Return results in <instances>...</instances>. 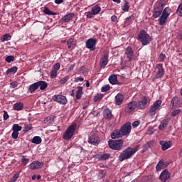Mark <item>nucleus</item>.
Instances as JSON below:
<instances>
[{
  "label": "nucleus",
  "instance_id": "052dcab7",
  "mask_svg": "<svg viewBox=\"0 0 182 182\" xmlns=\"http://www.w3.org/2000/svg\"><path fill=\"white\" fill-rule=\"evenodd\" d=\"M53 68L54 70H56V71L59 70V69H60V63H55Z\"/></svg>",
  "mask_w": 182,
  "mask_h": 182
},
{
  "label": "nucleus",
  "instance_id": "4be33fe9",
  "mask_svg": "<svg viewBox=\"0 0 182 182\" xmlns=\"http://www.w3.org/2000/svg\"><path fill=\"white\" fill-rule=\"evenodd\" d=\"M68 49H75L76 47V38H71L68 40L67 41Z\"/></svg>",
  "mask_w": 182,
  "mask_h": 182
},
{
  "label": "nucleus",
  "instance_id": "2f4dec72",
  "mask_svg": "<svg viewBox=\"0 0 182 182\" xmlns=\"http://www.w3.org/2000/svg\"><path fill=\"white\" fill-rule=\"evenodd\" d=\"M53 122H55V116H53V115L47 117L44 119V123H46V124H52V123H53Z\"/></svg>",
  "mask_w": 182,
  "mask_h": 182
},
{
  "label": "nucleus",
  "instance_id": "13d9d810",
  "mask_svg": "<svg viewBox=\"0 0 182 182\" xmlns=\"http://www.w3.org/2000/svg\"><path fill=\"white\" fill-rule=\"evenodd\" d=\"M19 136V132H16V131H13L12 134H11V137L12 139H18Z\"/></svg>",
  "mask_w": 182,
  "mask_h": 182
},
{
  "label": "nucleus",
  "instance_id": "0eeeda50",
  "mask_svg": "<svg viewBox=\"0 0 182 182\" xmlns=\"http://www.w3.org/2000/svg\"><path fill=\"white\" fill-rule=\"evenodd\" d=\"M147 103H150V98L146 96L142 97L140 101L136 102V109H138V110H144Z\"/></svg>",
  "mask_w": 182,
  "mask_h": 182
},
{
  "label": "nucleus",
  "instance_id": "aec40b11",
  "mask_svg": "<svg viewBox=\"0 0 182 182\" xmlns=\"http://www.w3.org/2000/svg\"><path fill=\"white\" fill-rule=\"evenodd\" d=\"M159 144L161 146V150L164 151H166V150L171 147V142L170 141H160Z\"/></svg>",
  "mask_w": 182,
  "mask_h": 182
},
{
  "label": "nucleus",
  "instance_id": "09e8293b",
  "mask_svg": "<svg viewBox=\"0 0 182 182\" xmlns=\"http://www.w3.org/2000/svg\"><path fill=\"white\" fill-rule=\"evenodd\" d=\"M18 178H19V173L14 174L13 177L11 178V179L9 181V182H16Z\"/></svg>",
  "mask_w": 182,
  "mask_h": 182
},
{
  "label": "nucleus",
  "instance_id": "de8ad7c7",
  "mask_svg": "<svg viewBox=\"0 0 182 182\" xmlns=\"http://www.w3.org/2000/svg\"><path fill=\"white\" fill-rule=\"evenodd\" d=\"M176 14L178 16H182V2L178 5Z\"/></svg>",
  "mask_w": 182,
  "mask_h": 182
},
{
  "label": "nucleus",
  "instance_id": "bb28decb",
  "mask_svg": "<svg viewBox=\"0 0 182 182\" xmlns=\"http://www.w3.org/2000/svg\"><path fill=\"white\" fill-rule=\"evenodd\" d=\"M77 91L75 95L76 99L79 100L83 96V87L78 86L77 87Z\"/></svg>",
  "mask_w": 182,
  "mask_h": 182
},
{
  "label": "nucleus",
  "instance_id": "603ef678",
  "mask_svg": "<svg viewBox=\"0 0 182 182\" xmlns=\"http://www.w3.org/2000/svg\"><path fill=\"white\" fill-rule=\"evenodd\" d=\"M85 16L88 19H90L91 18H93V16H95V14L92 13V11H87V12H85Z\"/></svg>",
  "mask_w": 182,
  "mask_h": 182
},
{
  "label": "nucleus",
  "instance_id": "e433bc0d",
  "mask_svg": "<svg viewBox=\"0 0 182 182\" xmlns=\"http://www.w3.org/2000/svg\"><path fill=\"white\" fill-rule=\"evenodd\" d=\"M11 34L6 33V34L3 35L1 37L0 40L1 42H6L8 41H11Z\"/></svg>",
  "mask_w": 182,
  "mask_h": 182
},
{
  "label": "nucleus",
  "instance_id": "5fc2aeb1",
  "mask_svg": "<svg viewBox=\"0 0 182 182\" xmlns=\"http://www.w3.org/2000/svg\"><path fill=\"white\" fill-rule=\"evenodd\" d=\"M141 182H153V180H151V178L149 176H144L142 178Z\"/></svg>",
  "mask_w": 182,
  "mask_h": 182
},
{
  "label": "nucleus",
  "instance_id": "39448f33",
  "mask_svg": "<svg viewBox=\"0 0 182 182\" xmlns=\"http://www.w3.org/2000/svg\"><path fill=\"white\" fill-rule=\"evenodd\" d=\"M76 124L70 125L63 134V138L64 140H70V138L73 136L75 132H76Z\"/></svg>",
  "mask_w": 182,
  "mask_h": 182
},
{
  "label": "nucleus",
  "instance_id": "4c0bfd02",
  "mask_svg": "<svg viewBox=\"0 0 182 182\" xmlns=\"http://www.w3.org/2000/svg\"><path fill=\"white\" fill-rule=\"evenodd\" d=\"M18 72V67L14 66L11 68L8 69L6 72V75H9L10 73H16Z\"/></svg>",
  "mask_w": 182,
  "mask_h": 182
},
{
  "label": "nucleus",
  "instance_id": "4468645a",
  "mask_svg": "<svg viewBox=\"0 0 182 182\" xmlns=\"http://www.w3.org/2000/svg\"><path fill=\"white\" fill-rule=\"evenodd\" d=\"M125 56L130 61L132 59L134 58V51H133V48L132 46H128L125 49Z\"/></svg>",
  "mask_w": 182,
  "mask_h": 182
},
{
  "label": "nucleus",
  "instance_id": "69168bd1",
  "mask_svg": "<svg viewBox=\"0 0 182 182\" xmlns=\"http://www.w3.org/2000/svg\"><path fill=\"white\" fill-rule=\"evenodd\" d=\"M89 107V101H85L83 104H82V109H86V107Z\"/></svg>",
  "mask_w": 182,
  "mask_h": 182
},
{
  "label": "nucleus",
  "instance_id": "2eb2a0df",
  "mask_svg": "<svg viewBox=\"0 0 182 182\" xmlns=\"http://www.w3.org/2000/svg\"><path fill=\"white\" fill-rule=\"evenodd\" d=\"M43 167V162H40L39 161H34L30 164L31 170H38Z\"/></svg>",
  "mask_w": 182,
  "mask_h": 182
},
{
  "label": "nucleus",
  "instance_id": "58836bf2",
  "mask_svg": "<svg viewBox=\"0 0 182 182\" xmlns=\"http://www.w3.org/2000/svg\"><path fill=\"white\" fill-rule=\"evenodd\" d=\"M12 130H13V132H21V130H22V127L21 126H19V124H14L12 126Z\"/></svg>",
  "mask_w": 182,
  "mask_h": 182
},
{
  "label": "nucleus",
  "instance_id": "0e129e2a",
  "mask_svg": "<svg viewBox=\"0 0 182 182\" xmlns=\"http://www.w3.org/2000/svg\"><path fill=\"white\" fill-rule=\"evenodd\" d=\"M10 86L12 89H15V87H16L18 86V82L15 81V82H12L10 84Z\"/></svg>",
  "mask_w": 182,
  "mask_h": 182
},
{
  "label": "nucleus",
  "instance_id": "473e14b6",
  "mask_svg": "<svg viewBox=\"0 0 182 182\" xmlns=\"http://www.w3.org/2000/svg\"><path fill=\"white\" fill-rule=\"evenodd\" d=\"M134 16H136V15L134 14H133L129 17H127L125 19L124 25H130V23H132V22H133V21H134Z\"/></svg>",
  "mask_w": 182,
  "mask_h": 182
},
{
  "label": "nucleus",
  "instance_id": "9b49d317",
  "mask_svg": "<svg viewBox=\"0 0 182 182\" xmlns=\"http://www.w3.org/2000/svg\"><path fill=\"white\" fill-rule=\"evenodd\" d=\"M53 100L60 105H67L68 99L63 95H55L53 96Z\"/></svg>",
  "mask_w": 182,
  "mask_h": 182
},
{
  "label": "nucleus",
  "instance_id": "72a5a7b5",
  "mask_svg": "<svg viewBox=\"0 0 182 182\" xmlns=\"http://www.w3.org/2000/svg\"><path fill=\"white\" fill-rule=\"evenodd\" d=\"M155 6L163 11V9H164V7L166 6V1L160 0L156 3V6Z\"/></svg>",
  "mask_w": 182,
  "mask_h": 182
},
{
  "label": "nucleus",
  "instance_id": "f03ea898",
  "mask_svg": "<svg viewBox=\"0 0 182 182\" xmlns=\"http://www.w3.org/2000/svg\"><path fill=\"white\" fill-rule=\"evenodd\" d=\"M140 145H136L134 148L128 146L124 149L119 156V161H124V160H128V159H132L137 151H139V148Z\"/></svg>",
  "mask_w": 182,
  "mask_h": 182
},
{
  "label": "nucleus",
  "instance_id": "6e6552de",
  "mask_svg": "<svg viewBox=\"0 0 182 182\" xmlns=\"http://www.w3.org/2000/svg\"><path fill=\"white\" fill-rule=\"evenodd\" d=\"M164 76V68L162 63L156 64L155 68V79H160Z\"/></svg>",
  "mask_w": 182,
  "mask_h": 182
},
{
  "label": "nucleus",
  "instance_id": "7ed1b4c3",
  "mask_svg": "<svg viewBox=\"0 0 182 182\" xmlns=\"http://www.w3.org/2000/svg\"><path fill=\"white\" fill-rule=\"evenodd\" d=\"M136 39L137 41L141 42L143 46H146V45H149L150 42H151L152 41L150 35L147 33V31H146V30H141L137 35Z\"/></svg>",
  "mask_w": 182,
  "mask_h": 182
},
{
  "label": "nucleus",
  "instance_id": "c03bdc74",
  "mask_svg": "<svg viewBox=\"0 0 182 182\" xmlns=\"http://www.w3.org/2000/svg\"><path fill=\"white\" fill-rule=\"evenodd\" d=\"M103 99V94H97L94 97V102H100Z\"/></svg>",
  "mask_w": 182,
  "mask_h": 182
},
{
  "label": "nucleus",
  "instance_id": "393cba45",
  "mask_svg": "<svg viewBox=\"0 0 182 182\" xmlns=\"http://www.w3.org/2000/svg\"><path fill=\"white\" fill-rule=\"evenodd\" d=\"M36 83L40 90H45L48 87V83L46 81L40 80L36 82Z\"/></svg>",
  "mask_w": 182,
  "mask_h": 182
},
{
  "label": "nucleus",
  "instance_id": "f3484780",
  "mask_svg": "<svg viewBox=\"0 0 182 182\" xmlns=\"http://www.w3.org/2000/svg\"><path fill=\"white\" fill-rule=\"evenodd\" d=\"M109 63V54L105 53L100 60V66L102 69L106 68V65Z\"/></svg>",
  "mask_w": 182,
  "mask_h": 182
},
{
  "label": "nucleus",
  "instance_id": "79ce46f5",
  "mask_svg": "<svg viewBox=\"0 0 182 182\" xmlns=\"http://www.w3.org/2000/svg\"><path fill=\"white\" fill-rule=\"evenodd\" d=\"M129 9H130L129 3L127 1H125L124 5L122 7V11L124 12H129Z\"/></svg>",
  "mask_w": 182,
  "mask_h": 182
},
{
  "label": "nucleus",
  "instance_id": "e2e57ef3",
  "mask_svg": "<svg viewBox=\"0 0 182 182\" xmlns=\"http://www.w3.org/2000/svg\"><path fill=\"white\" fill-rule=\"evenodd\" d=\"M83 80H85V79H83V77H75V78L74 82H75V83H77V82H83Z\"/></svg>",
  "mask_w": 182,
  "mask_h": 182
},
{
  "label": "nucleus",
  "instance_id": "f704fd0d",
  "mask_svg": "<svg viewBox=\"0 0 182 182\" xmlns=\"http://www.w3.org/2000/svg\"><path fill=\"white\" fill-rule=\"evenodd\" d=\"M31 143L34 144H41L42 143V138L39 136H36L31 139Z\"/></svg>",
  "mask_w": 182,
  "mask_h": 182
},
{
  "label": "nucleus",
  "instance_id": "a878e982",
  "mask_svg": "<svg viewBox=\"0 0 182 182\" xmlns=\"http://www.w3.org/2000/svg\"><path fill=\"white\" fill-rule=\"evenodd\" d=\"M38 89L39 88L38 87L37 82H34L28 86V92H29V93L33 94L34 92H36Z\"/></svg>",
  "mask_w": 182,
  "mask_h": 182
},
{
  "label": "nucleus",
  "instance_id": "4d7b16f0",
  "mask_svg": "<svg viewBox=\"0 0 182 182\" xmlns=\"http://www.w3.org/2000/svg\"><path fill=\"white\" fill-rule=\"evenodd\" d=\"M181 113V109H174L171 112V116H177L178 114H180Z\"/></svg>",
  "mask_w": 182,
  "mask_h": 182
},
{
  "label": "nucleus",
  "instance_id": "20e7f679",
  "mask_svg": "<svg viewBox=\"0 0 182 182\" xmlns=\"http://www.w3.org/2000/svg\"><path fill=\"white\" fill-rule=\"evenodd\" d=\"M123 144H124V141H123V139H119V140L109 139L108 141V146L109 149H112V150L120 151L123 149Z\"/></svg>",
  "mask_w": 182,
  "mask_h": 182
},
{
  "label": "nucleus",
  "instance_id": "6e6d98bb",
  "mask_svg": "<svg viewBox=\"0 0 182 182\" xmlns=\"http://www.w3.org/2000/svg\"><path fill=\"white\" fill-rule=\"evenodd\" d=\"M21 161L23 163V166H26V164H28V163H29V159H26L25 157V156H23Z\"/></svg>",
  "mask_w": 182,
  "mask_h": 182
},
{
  "label": "nucleus",
  "instance_id": "f8f14e48",
  "mask_svg": "<svg viewBox=\"0 0 182 182\" xmlns=\"http://www.w3.org/2000/svg\"><path fill=\"white\" fill-rule=\"evenodd\" d=\"M88 143H90V144L96 146V144H99V143H100V139H99V136L95 134V132H91L89 135Z\"/></svg>",
  "mask_w": 182,
  "mask_h": 182
},
{
  "label": "nucleus",
  "instance_id": "bf43d9fd",
  "mask_svg": "<svg viewBox=\"0 0 182 182\" xmlns=\"http://www.w3.org/2000/svg\"><path fill=\"white\" fill-rule=\"evenodd\" d=\"M68 80L69 79L68 78V77H64L59 82H60V85H65V83H66V82H68Z\"/></svg>",
  "mask_w": 182,
  "mask_h": 182
},
{
  "label": "nucleus",
  "instance_id": "1a4fd4ad",
  "mask_svg": "<svg viewBox=\"0 0 182 182\" xmlns=\"http://www.w3.org/2000/svg\"><path fill=\"white\" fill-rule=\"evenodd\" d=\"M122 136H129L132 132V124L130 122H127L123 124L120 129Z\"/></svg>",
  "mask_w": 182,
  "mask_h": 182
},
{
  "label": "nucleus",
  "instance_id": "774afa93",
  "mask_svg": "<svg viewBox=\"0 0 182 182\" xmlns=\"http://www.w3.org/2000/svg\"><path fill=\"white\" fill-rule=\"evenodd\" d=\"M111 21H112V22H116V21H117V16H114V15L112 16V17H111Z\"/></svg>",
  "mask_w": 182,
  "mask_h": 182
},
{
  "label": "nucleus",
  "instance_id": "8fccbe9b",
  "mask_svg": "<svg viewBox=\"0 0 182 182\" xmlns=\"http://www.w3.org/2000/svg\"><path fill=\"white\" fill-rule=\"evenodd\" d=\"M32 129H33V127H32V124H26L24 127V132H30V130H32Z\"/></svg>",
  "mask_w": 182,
  "mask_h": 182
},
{
  "label": "nucleus",
  "instance_id": "680f3d73",
  "mask_svg": "<svg viewBox=\"0 0 182 182\" xmlns=\"http://www.w3.org/2000/svg\"><path fill=\"white\" fill-rule=\"evenodd\" d=\"M4 120L6 121L9 119V114H8V112L6 111H4Z\"/></svg>",
  "mask_w": 182,
  "mask_h": 182
},
{
  "label": "nucleus",
  "instance_id": "ea45409f",
  "mask_svg": "<svg viewBox=\"0 0 182 182\" xmlns=\"http://www.w3.org/2000/svg\"><path fill=\"white\" fill-rule=\"evenodd\" d=\"M110 156H112L110 154H102L100 155V160H102L103 161L109 160Z\"/></svg>",
  "mask_w": 182,
  "mask_h": 182
},
{
  "label": "nucleus",
  "instance_id": "dca6fc26",
  "mask_svg": "<svg viewBox=\"0 0 182 182\" xmlns=\"http://www.w3.org/2000/svg\"><path fill=\"white\" fill-rule=\"evenodd\" d=\"M170 178V173L168 172V170L165 169L163 171L159 176V180L162 182H166L167 180Z\"/></svg>",
  "mask_w": 182,
  "mask_h": 182
},
{
  "label": "nucleus",
  "instance_id": "cd10ccee",
  "mask_svg": "<svg viewBox=\"0 0 182 182\" xmlns=\"http://www.w3.org/2000/svg\"><path fill=\"white\" fill-rule=\"evenodd\" d=\"M111 85H116L117 83V75L116 74H112L108 79Z\"/></svg>",
  "mask_w": 182,
  "mask_h": 182
},
{
  "label": "nucleus",
  "instance_id": "ddd939ff",
  "mask_svg": "<svg viewBox=\"0 0 182 182\" xmlns=\"http://www.w3.org/2000/svg\"><path fill=\"white\" fill-rule=\"evenodd\" d=\"M136 109H137L136 101H131L127 104V106L125 108V112L127 113H132V112H134Z\"/></svg>",
  "mask_w": 182,
  "mask_h": 182
},
{
  "label": "nucleus",
  "instance_id": "37998d69",
  "mask_svg": "<svg viewBox=\"0 0 182 182\" xmlns=\"http://www.w3.org/2000/svg\"><path fill=\"white\" fill-rule=\"evenodd\" d=\"M166 59H167V56L166 55V54L161 53L159 56V61L163 63L166 61Z\"/></svg>",
  "mask_w": 182,
  "mask_h": 182
},
{
  "label": "nucleus",
  "instance_id": "c9c22d12",
  "mask_svg": "<svg viewBox=\"0 0 182 182\" xmlns=\"http://www.w3.org/2000/svg\"><path fill=\"white\" fill-rule=\"evenodd\" d=\"M112 111L109 109H106L104 110V117L105 119H112Z\"/></svg>",
  "mask_w": 182,
  "mask_h": 182
},
{
  "label": "nucleus",
  "instance_id": "b1692460",
  "mask_svg": "<svg viewBox=\"0 0 182 182\" xmlns=\"http://www.w3.org/2000/svg\"><path fill=\"white\" fill-rule=\"evenodd\" d=\"M166 167L167 165L166 164V163H164L163 160H160L156 166V171H161V170L166 168Z\"/></svg>",
  "mask_w": 182,
  "mask_h": 182
},
{
  "label": "nucleus",
  "instance_id": "c756f323",
  "mask_svg": "<svg viewBox=\"0 0 182 182\" xmlns=\"http://www.w3.org/2000/svg\"><path fill=\"white\" fill-rule=\"evenodd\" d=\"M91 11L95 15H97L100 14V11H102V8L99 5L96 4L92 7Z\"/></svg>",
  "mask_w": 182,
  "mask_h": 182
},
{
  "label": "nucleus",
  "instance_id": "7c9ffc66",
  "mask_svg": "<svg viewBox=\"0 0 182 182\" xmlns=\"http://www.w3.org/2000/svg\"><path fill=\"white\" fill-rule=\"evenodd\" d=\"M168 119L161 121V124L159 126V130H163V129H166V127H167V124H168Z\"/></svg>",
  "mask_w": 182,
  "mask_h": 182
},
{
  "label": "nucleus",
  "instance_id": "a18cd8bd",
  "mask_svg": "<svg viewBox=\"0 0 182 182\" xmlns=\"http://www.w3.org/2000/svg\"><path fill=\"white\" fill-rule=\"evenodd\" d=\"M151 141L146 142L143 146L144 151H147V150L151 147Z\"/></svg>",
  "mask_w": 182,
  "mask_h": 182
},
{
  "label": "nucleus",
  "instance_id": "5701e85b",
  "mask_svg": "<svg viewBox=\"0 0 182 182\" xmlns=\"http://www.w3.org/2000/svg\"><path fill=\"white\" fill-rule=\"evenodd\" d=\"M171 105H172L173 107H178V106L181 105V100H180V97H173L171 100Z\"/></svg>",
  "mask_w": 182,
  "mask_h": 182
},
{
  "label": "nucleus",
  "instance_id": "c85d7f7f",
  "mask_svg": "<svg viewBox=\"0 0 182 182\" xmlns=\"http://www.w3.org/2000/svg\"><path fill=\"white\" fill-rule=\"evenodd\" d=\"M14 110H17L19 112V110H22L23 109V102H16L13 106Z\"/></svg>",
  "mask_w": 182,
  "mask_h": 182
},
{
  "label": "nucleus",
  "instance_id": "f257e3e1",
  "mask_svg": "<svg viewBox=\"0 0 182 182\" xmlns=\"http://www.w3.org/2000/svg\"><path fill=\"white\" fill-rule=\"evenodd\" d=\"M171 12V9L169 7H166L164 11L161 10V9H159V7H156L154 6V11L152 16L155 19H157L160 15H161L159 18V23L161 26H163L166 22H167V18L170 16V14Z\"/></svg>",
  "mask_w": 182,
  "mask_h": 182
},
{
  "label": "nucleus",
  "instance_id": "6ab92c4d",
  "mask_svg": "<svg viewBox=\"0 0 182 182\" xmlns=\"http://www.w3.org/2000/svg\"><path fill=\"white\" fill-rule=\"evenodd\" d=\"M123 100H124V95L119 93L115 96L114 103L117 106H120L123 105Z\"/></svg>",
  "mask_w": 182,
  "mask_h": 182
},
{
  "label": "nucleus",
  "instance_id": "a211bd4d",
  "mask_svg": "<svg viewBox=\"0 0 182 182\" xmlns=\"http://www.w3.org/2000/svg\"><path fill=\"white\" fill-rule=\"evenodd\" d=\"M75 18L74 13H70L65 16H64L60 21L61 23H68L70 21H72Z\"/></svg>",
  "mask_w": 182,
  "mask_h": 182
},
{
  "label": "nucleus",
  "instance_id": "864d4df0",
  "mask_svg": "<svg viewBox=\"0 0 182 182\" xmlns=\"http://www.w3.org/2000/svg\"><path fill=\"white\" fill-rule=\"evenodd\" d=\"M56 76H58V71H56L55 70H51V72H50L51 79H55L56 77Z\"/></svg>",
  "mask_w": 182,
  "mask_h": 182
},
{
  "label": "nucleus",
  "instance_id": "3c124183",
  "mask_svg": "<svg viewBox=\"0 0 182 182\" xmlns=\"http://www.w3.org/2000/svg\"><path fill=\"white\" fill-rule=\"evenodd\" d=\"M110 89V85H106L102 87L101 88V92H109V90Z\"/></svg>",
  "mask_w": 182,
  "mask_h": 182
},
{
  "label": "nucleus",
  "instance_id": "423d86ee",
  "mask_svg": "<svg viewBox=\"0 0 182 182\" xmlns=\"http://www.w3.org/2000/svg\"><path fill=\"white\" fill-rule=\"evenodd\" d=\"M161 100H158L151 105L148 114L149 116H156V112L160 109V106H161Z\"/></svg>",
  "mask_w": 182,
  "mask_h": 182
},
{
  "label": "nucleus",
  "instance_id": "9d476101",
  "mask_svg": "<svg viewBox=\"0 0 182 182\" xmlns=\"http://www.w3.org/2000/svg\"><path fill=\"white\" fill-rule=\"evenodd\" d=\"M96 43H97V40L95 38H91L85 42V46L90 50H96Z\"/></svg>",
  "mask_w": 182,
  "mask_h": 182
},
{
  "label": "nucleus",
  "instance_id": "49530a36",
  "mask_svg": "<svg viewBox=\"0 0 182 182\" xmlns=\"http://www.w3.org/2000/svg\"><path fill=\"white\" fill-rule=\"evenodd\" d=\"M5 60L8 63H11V62H15V56H14V55H8L6 58Z\"/></svg>",
  "mask_w": 182,
  "mask_h": 182
},
{
  "label": "nucleus",
  "instance_id": "412c9836",
  "mask_svg": "<svg viewBox=\"0 0 182 182\" xmlns=\"http://www.w3.org/2000/svg\"><path fill=\"white\" fill-rule=\"evenodd\" d=\"M122 137H123V134H122V131H120V129L114 130L111 133V138L114 140V139H120Z\"/></svg>",
  "mask_w": 182,
  "mask_h": 182
},
{
  "label": "nucleus",
  "instance_id": "a19ab883",
  "mask_svg": "<svg viewBox=\"0 0 182 182\" xmlns=\"http://www.w3.org/2000/svg\"><path fill=\"white\" fill-rule=\"evenodd\" d=\"M43 12L46 14V15H56L55 12L50 11L49 8L48 7H44Z\"/></svg>",
  "mask_w": 182,
  "mask_h": 182
},
{
  "label": "nucleus",
  "instance_id": "338daca9",
  "mask_svg": "<svg viewBox=\"0 0 182 182\" xmlns=\"http://www.w3.org/2000/svg\"><path fill=\"white\" fill-rule=\"evenodd\" d=\"M140 122H139V121H135L132 123V126L133 127H137L138 126H139Z\"/></svg>",
  "mask_w": 182,
  "mask_h": 182
}]
</instances>
